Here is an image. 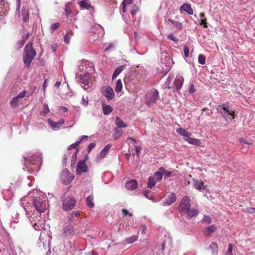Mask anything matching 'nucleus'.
Segmentation results:
<instances>
[{
  "mask_svg": "<svg viewBox=\"0 0 255 255\" xmlns=\"http://www.w3.org/2000/svg\"><path fill=\"white\" fill-rule=\"evenodd\" d=\"M167 38L170 40H173V41L175 42H177L178 41V40L177 38H176L174 35L172 34H170L167 36Z\"/></svg>",
  "mask_w": 255,
  "mask_h": 255,
  "instance_id": "nucleus-50",
  "label": "nucleus"
},
{
  "mask_svg": "<svg viewBox=\"0 0 255 255\" xmlns=\"http://www.w3.org/2000/svg\"><path fill=\"white\" fill-rule=\"evenodd\" d=\"M32 42H28L24 47L23 61L25 66L28 67L36 55V50L33 48Z\"/></svg>",
  "mask_w": 255,
  "mask_h": 255,
  "instance_id": "nucleus-1",
  "label": "nucleus"
},
{
  "mask_svg": "<svg viewBox=\"0 0 255 255\" xmlns=\"http://www.w3.org/2000/svg\"><path fill=\"white\" fill-rule=\"evenodd\" d=\"M209 249L211 250L212 254H217L218 251V246L216 243L212 242L209 246Z\"/></svg>",
  "mask_w": 255,
  "mask_h": 255,
  "instance_id": "nucleus-29",
  "label": "nucleus"
},
{
  "mask_svg": "<svg viewBox=\"0 0 255 255\" xmlns=\"http://www.w3.org/2000/svg\"><path fill=\"white\" fill-rule=\"evenodd\" d=\"M200 25H203V27L205 28H207V22L206 18H203L201 20V22L200 23Z\"/></svg>",
  "mask_w": 255,
  "mask_h": 255,
  "instance_id": "nucleus-51",
  "label": "nucleus"
},
{
  "mask_svg": "<svg viewBox=\"0 0 255 255\" xmlns=\"http://www.w3.org/2000/svg\"><path fill=\"white\" fill-rule=\"evenodd\" d=\"M176 132L184 137V140L188 143L193 145H199L200 143L199 139L193 138L191 137V133L183 128H179L176 129Z\"/></svg>",
  "mask_w": 255,
  "mask_h": 255,
  "instance_id": "nucleus-5",
  "label": "nucleus"
},
{
  "mask_svg": "<svg viewBox=\"0 0 255 255\" xmlns=\"http://www.w3.org/2000/svg\"><path fill=\"white\" fill-rule=\"evenodd\" d=\"M184 214H186L188 217L192 218L194 217L197 216L198 214V211L195 209L189 208L187 211L184 212Z\"/></svg>",
  "mask_w": 255,
  "mask_h": 255,
  "instance_id": "nucleus-17",
  "label": "nucleus"
},
{
  "mask_svg": "<svg viewBox=\"0 0 255 255\" xmlns=\"http://www.w3.org/2000/svg\"><path fill=\"white\" fill-rule=\"evenodd\" d=\"M59 110L63 112H66L68 111V109L66 107L61 106L59 107Z\"/></svg>",
  "mask_w": 255,
  "mask_h": 255,
  "instance_id": "nucleus-63",
  "label": "nucleus"
},
{
  "mask_svg": "<svg viewBox=\"0 0 255 255\" xmlns=\"http://www.w3.org/2000/svg\"><path fill=\"white\" fill-rule=\"evenodd\" d=\"M243 211L245 212H248L250 214L255 213V208L250 207L243 209Z\"/></svg>",
  "mask_w": 255,
  "mask_h": 255,
  "instance_id": "nucleus-39",
  "label": "nucleus"
},
{
  "mask_svg": "<svg viewBox=\"0 0 255 255\" xmlns=\"http://www.w3.org/2000/svg\"><path fill=\"white\" fill-rule=\"evenodd\" d=\"M75 229L73 226L69 225L63 228V234L65 236H72L74 234Z\"/></svg>",
  "mask_w": 255,
  "mask_h": 255,
  "instance_id": "nucleus-15",
  "label": "nucleus"
},
{
  "mask_svg": "<svg viewBox=\"0 0 255 255\" xmlns=\"http://www.w3.org/2000/svg\"><path fill=\"white\" fill-rule=\"evenodd\" d=\"M159 98V92L155 88L151 89L145 94V102L148 107H150L156 103Z\"/></svg>",
  "mask_w": 255,
  "mask_h": 255,
  "instance_id": "nucleus-2",
  "label": "nucleus"
},
{
  "mask_svg": "<svg viewBox=\"0 0 255 255\" xmlns=\"http://www.w3.org/2000/svg\"><path fill=\"white\" fill-rule=\"evenodd\" d=\"M115 133L113 135V137L115 140L118 139L123 133V130H119L118 128L115 129Z\"/></svg>",
  "mask_w": 255,
  "mask_h": 255,
  "instance_id": "nucleus-31",
  "label": "nucleus"
},
{
  "mask_svg": "<svg viewBox=\"0 0 255 255\" xmlns=\"http://www.w3.org/2000/svg\"><path fill=\"white\" fill-rule=\"evenodd\" d=\"M26 94V91L25 90H24L21 92L19 93L18 95L17 96H16V97H17L18 99L23 98L25 96Z\"/></svg>",
  "mask_w": 255,
  "mask_h": 255,
  "instance_id": "nucleus-48",
  "label": "nucleus"
},
{
  "mask_svg": "<svg viewBox=\"0 0 255 255\" xmlns=\"http://www.w3.org/2000/svg\"><path fill=\"white\" fill-rule=\"evenodd\" d=\"M94 196L93 195L89 196L86 199L87 205L90 208H92L94 207V203H93Z\"/></svg>",
  "mask_w": 255,
  "mask_h": 255,
  "instance_id": "nucleus-24",
  "label": "nucleus"
},
{
  "mask_svg": "<svg viewBox=\"0 0 255 255\" xmlns=\"http://www.w3.org/2000/svg\"><path fill=\"white\" fill-rule=\"evenodd\" d=\"M88 167L84 160L80 161L77 165L76 171L77 174H80L82 172H87Z\"/></svg>",
  "mask_w": 255,
  "mask_h": 255,
  "instance_id": "nucleus-10",
  "label": "nucleus"
},
{
  "mask_svg": "<svg viewBox=\"0 0 255 255\" xmlns=\"http://www.w3.org/2000/svg\"><path fill=\"white\" fill-rule=\"evenodd\" d=\"M123 88V85L122 80L121 79H119L116 83V87H115V91L117 93H120L122 91Z\"/></svg>",
  "mask_w": 255,
  "mask_h": 255,
  "instance_id": "nucleus-30",
  "label": "nucleus"
},
{
  "mask_svg": "<svg viewBox=\"0 0 255 255\" xmlns=\"http://www.w3.org/2000/svg\"><path fill=\"white\" fill-rule=\"evenodd\" d=\"M138 238V236L133 235L130 237L127 238L125 240V242L126 244H129L134 243L136 241Z\"/></svg>",
  "mask_w": 255,
  "mask_h": 255,
  "instance_id": "nucleus-26",
  "label": "nucleus"
},
{
  "mask_svg": "<svg viewBox=\"0 0 255 255\" xmlns=\"http://www.w3.org/2000/svg\"><path fill=\"white\" fill-rule=\"evenodd\" d=\"M79 142H77L76 141V142H75L74 143H73L71 145H70L68 147V150H71L72 149H76V150H77V149H78V146H79Z\"/></svg>",
  "mask_w": 255,
  "mask_h": 255,
  "instance_id": "nucleus-40",
  "label": "nucleus"
},
{
  "mask_svg": "<svg viewBox=\"0 0 255 255\" xmlns=\"http://www.w3.org/2000/svg\"><path fill=\"white\" fill-rule=\"evenodd\" d=\"M125 66L124 65H121L117 67L115 70L113 76H112V80H113L115 78H116L123 70L125 69Z\"/></svg>",
  "mask_w": 255,
  "mask_h": 255,
  "instance_id": "nucleus-22",
  "label": "nucleus"
},
{
  "mask_svg": "<svg viewBox=\"0 0 255 255\" xmlns=\"http://www.w3.org/2000/svg\"><path fill=\"white\" fill-rule=\"evenodd\" d=\"M70 40V36L69 35V33H67L65 35L64 41L65 42V43L66 44H69Z\"/></svg>",
  "mask_w": 255,
  "mask_h": 255,
  "instance_id": "nucleus-52",
  "label": "nucleus"
},
{
  "mask_svg": "<svg viewBox=\"0 0 255 255\" xmlns=\"http://www.w3.org/2000/svg\"><path fill=\"white\" fill-rule=\"evenodd\" d=\"M135 148L136 153L137 155L138 156L139 153L141 149V148L140 146H136L135 147Z\"/></svg>",
  "mask_w": 255,
  "mask_h": 255,
  "instance_id": "nucleus-62",
  "label": "nucleus"
},
{
  "mask_svg": "<svg viewBox=\"0 0 255 255\" xmlns=\"http://www.w3.org/2000/svg\"><path fill=\"white\" fill-rule=\"evenodd\" d=\"M138 10L139 8L137 6L134 5L130 10V13L132 16L135 15Z\"/></svg>",
  "mask_w": 255,
  "mask_h": 255,
  "instance_id": "nucleus-42",
  "label": "nucleus"
},
{
  "mask_svg": "<svg viewBox=\"0 0 255 255\" xmlns=\"http://www.w3.org/2000/svg\"><path fill=\"white\" fill-rule=\"evenodd\" d=\"M193 186L194 187L198 190H203L205 189V187L203 186V182L200 180H197L193 179Z\"/></svg>",
  "mask_w": 255,
  "mask_h": 255,
  "instance_id": "nucleus-16",
  "label": "nucleus"
},
{
  "mask_svg": "<svg viewBox=\"0 0 255 255\" xmlns=\"http://www.w3.org/2000/svg\"><path fill=\"white\" fill-rule=\"evenodd\" d=\"M31 35V34L30 33V32H27L25 35H22L21 36V40L25 42V41L29 38Z\"/></svg>",
  "mask_w": 255,
  "mask_h": 255,
  "instance_id": "nucleus-43",
  "label": "nucleus"
},
{
  "mask_svg": "<svg viewBox=\"0 0 255 255\" xmlns=\"http://www.w3.org/2000/svg\"><path fill=\"white\" fill-rule=\"evenodd\" d=\"M163 173L162 172V171H157L155 172L154 175V179L156 180V181H159L161 180L162 176H163Z\"/></svg>",
  "mask_w": 255,
  "mask_h": 255,
  "instance_id": "nucleus-33",
  "label": "nucleus"
},
{
  "mask_svg": "<svg viewBox=\"0 0 255 255\" xmlns=\"http://www.w3.org/2000/svg\"><path fill=\"white\" fill-rule=\"evenodd\" d=\"M183 51L185 57H188L189 56V49L187 46L185 45L184 46Z\"/></svg>",
  "mask_w": 255,
  "mask_h": 255,
  "instance_id": "nucleus-45",
  "label": "nucleus"
},
{
  "mask_svg": "<svg viewBox=\"0 0 255 255\" xmlns=\"http://www.w3.org/2000/svg\"><path fill=\"white\" fill-rule=\"evenodd\" d=\"M60 26V23H55L51 25L50 27V30H51V32H53V31H54L55 29H56L57 28H58Z\"/></svg>",
  "mask_w": 255,
  "mask_h": 255,
  "instance_id": "nucleus-44",
  "label": "nucleus"
},
{
  "mask_svg": "<svg viewBox=\"0 0 255 255\" xmlns=\"http://www.w3.org/2000/svg\"><path fill=\"white\" fill-rule=\"evenodd\" d=\"M24 43H25V42L21 40L17 41V42L16 43V46H17V48L20 49V48H22L23 46Z\"/></svg>",
  "mask_w": 255,
  "mask_h": 255,
  "instance_id": "nucleus-47",
  "label": "nucleus"
},
{
  "mask_svg": "<svg viewBox=\"0 0 255 255\" xmlns=\"http://www.w3.org/2000/svg\"><path fill=\"white\" fill-rule=\"evenodd\" d=\"M180 10H183L186 11L189 14L191 15L193 14V10L190 5L188 4H184L182 5L180 7Z\"/></svg>",
  "mask_w": 255,
  "mask_h": 255,
  "instance_id": "nucleus-19",
  "label": "nucleus"
},
{
  "mask_svg": "<svg viewBox=\"0 0 255 255\" xmlns=\"http://www.w3.org/2000/svg\"><path fill=\"white\" fill-rule=\"evenodd\" d=\"M206 58L203 54H200L198 56V62L202 65L205 64Z\"/></svg>",
  "mask_w": 255,
  "mask_h": 255,
  "instance_id": "nucleus-35",
  "label": "nucleus"
},
{
  "mask_svg": "<svg viewBox=\"0 0 255 255\" xmlns=\"http://www.w3.org/2000/svg\"><path fill=\"white\" fill-rule=\"evenodd\" d=\"M64 122L65 121L63 119H60L58 122H54L50 119L48 120V123L49 126L54 129H59Z\"/></svg>",
  "mask_w": 255,
  "mask_h": 255,
  "instance_id": "nucleus-12",
  "label": "nucleus"
},
{
  "mask_svg": "<svg viewBox=\"0 0 255 255\" xmlns=\"http://www.w3.org/2000/svg\"><path fill=\"white\" fill-rule=\"evenodd\" d=\"M65 10V12H66V15L68 17V15L71 13V11L69 9V6L67 5H66Z\"/></svg>",
  "mask_w": 255,
  "mask_h": 255,
  "instance_id": "nucleus-60",
  "label": "nucleus"
},
{
  "mask_svg": "<svg viewBox=\"0 0 255 255\" xmlns=\"http://www.w3.org/2000/svg\"><path fill=\"white\" fill-rule=\"evenodd\" d=\"M173 79V76H169L166 81V85L167 86V88L168 89H172L173 88L172 86H171L170 85V83L171 82Z\"/></svg>",
  "mask_w": 255,
  "mask_h": 255,
  "instance_id": "nucleus-38",
  "label": "nucleus"
},
{
  "mask_svg": "<svg viewBox=\"0 0 255 255\" xmlns=\"http://www.w3.org/2000/svg\"><path fill=\"white\" fill-rule=\"evenodd\" d=\"M102 93L109 101L112 100L115 96L114 91L110 86L103 87L102 88Z\"/></svg>",
  "mask_w": 255,
  "mask_h": 255,
  "instance_id": "nucleus-8",
  "label": "nucleus"
},
{
  "mask_svg": "<svg viewBox=\"0 0 255 255\" xmlns=\"http://www.w3.org/2000/svg\"><path fill=\"white\" fill-rule=\"evenodd\" d=\"M212 218L208 215H204L203 219H202V222L206 223L209 225L211 223Z\"/></svg>",
  "mask_w": 255,
  "mask_h": 255,
  "instance_id": "nucleus-34",
  "label": "nucleus"
},
{
  "mask_svg": "<svg viewBox=\"0 0 255 255\" xmlns=\"http://www.w3.org/2000/svg\"><path fill=\"white\" fill-rule=\"evenodd\" d=\"M63 208L65 211L73 209L76 205V200L73 197H67L62 201Z\"/></svg>",
  "mask_w": 255,
  "mask_h": 255,
  "instance_id": "nucleus-6",
  "label": "nucleus"
},
{
  "mask_svg": "<svg viewBox=\"0 0 255 255\" xmlns=\"http://www.w3.org/2000/svg\"><path fill=\"white\" fill-rule=\"evenodd\" d=\"M184 78L181 76H176L174 82L173 88H175L176 91L179 92L184 83Z\"/></svg>",
  "mask_w": 255,
  "mask_h": 255,
  "instance_id": "nucleus-9",
  "label": "nucleus"
},
{
  "mask_svg": "<svg viewBox=\"0 0 255 255\" xmlns=\"http://www.w3.org/2000/svg\"><path fill=\"white\" fill-rule=\"evenodd\" d=\"M132 0H124V1L122 2V4L126 5H129L132 3Z\"/></svg>",
  "mask_w": 255,
  "mask_h": 255,
  "instance_id": "nucleus-58",
  "label": "nucleus"
},
{
  "mask_svg": "<svg viewBox=\"0 0 255 255\" xmlns=\"http://www.w3.org/2000/svg\"><path fill=\"white\" fill-rule=\"evenodd\" d=\"M168 21L174 24L177 29L181 30L183 29L182 23L179 21L174 20L172 19H168Z\"/></svg>",
  "mask_w": 255,
  "mask_h": 255,
  "instance_id": "nucleus-23",
  "label": "nucleus"
},
{
  "mask_svg": "<svg viewBox=\"0 0 255 255\" xmlns=\"http://www.w3.org/2000/svg\"><path fill=\"white\" fill-rule=\"evenodd\" d=\"M195 91H196V89H195L194 85L192 84L190 86V88L189 89V92L190 93H193L194 92H195Z\"/></svg>",
  "mask_w": 255,
  "mask_h": 255,
  "instance_id": "nucleus-57",
  "label": "nucleus"
},
{
  "mask_svg": "<svg viewBox=\"0 0 255 255\" xmlns=\"http://www.w3.org/2000/svg\"><path fill=\"white\" fill-rule=\"evenodd\" d=\"M190 199L187 196H184L180 203V210L182 213H184L191 207Z\"/></svg>",
  "mask_w": 255,
  "mask_h": 255,
  "instance_id": "nucleus-7",
  "label": "nucleus"
},
{
  "mask_svg": "<svg viewBox=\"0 0 255 255\" xmlns=\"http://www.w3.org/2000/svg\"><path fill=\"white\" fill-rule=\"evenodd\" d=\"M18 99H18L16 97L12 98V99L10 101V104L12 107H15L17 106L18 103Z\"/></svg>",
  "mask_w": 255,
  "mask_h": 255,
  "instance_id": "nucleus-37",
  "label": "nucleus"
},
{
  "mask_svg": "<svg viewBox=\"0 0 255 255\" xmlns=\"http://www.w3.org/2000/svg\"><path fill=\"white\" fill-rule=\"evenodd\" d=\"M217 110L219 113L222 114L223 117L225 119L229 118V116L232 117L231 119H234L235 117V112L230 110V103L229 102L219 105L217 108Z\"/></svg>",
  "mask_w": 255,
  "mask_h": 255,
  "instance_id": "nucleus-4",
  "label": "nucleus"
},
{
  "mask_svg": "<svg viewBox=\"0 0 255 255\" xmlns=\"http://www.w3.org/2000/svg\"><path fill=\"white\" fill-rule=\"evenodd\" d=\"M73 179H74V176L70 175L69 177V178H68L67 181L63 180V183L64 184H67L69 183Z\"/></svg>",
  "mask_w": 255,
  "mask_h": 255,
  "instance_id": "nucleus-54",
  "label": "nucleus"
},
{
  "mask_svg": "<svg viewBox=\"0 0 255 255\" xmlns=\"http://www.w3.org/2000/svg\"><path fill=\"white\" fill-rule=\"evenodd\" d=\"M80 212L79 211L73 212L71 213V216L74 217H78L80 215Z\"/></svg>",
  "mask_w": 255,
  "mask_h": 255,
  "instance_id": "nucleus-59",
  "label": "nucleus"
},
{
  "mask_svg": "<svg viewBox=\"0 0 255 255\" xmlns=\"http://www.w3.org/2000/svg\"><path fill=\"white\" fill-rule=\"evenodd\" d=\"M111 145L107 144L101 151L100 153V157L101 158H104L107 155L108 151L110 150Z\"/></svg>",
  "mask_w": 255,
  "mask_h": 255,
  "instance_id": "nucleus-25",
  "label": "nucleus"
},
{
  "mask_svg": "<svg viewBox=\"0 0 255 255\" xmlns=\"http://www.w3.org/2000/svg\"><path fill=\"white\" fill-rule=\"evenodd\" d=\"M47 202L44 195H41L35 197L33 201V204L36 210L39 213H43L47 209Z\"/></svg>",
  "mask_w": 255,
  "mask_h": 255,
  "instance_id": "nucleus-3",
  "label": "nucleus"
},
{
  "mask_svg": "<svg viewBox=\"0 0 255 255\" xmlns=\"http://www.w3.org/2000/svg\"><path fill=\"white\" fill-rule=\"evenodd\" d=\"M79 152V149H77V150L75 151L73 154L71 158V165L75 164L77 160V153Z\"/></svg>",
  "mask_w": 255,
  "mask_h": 255,
  "instance_id": "nucleus-36",
  "label": "nucleus"
},
{
  "mask_svg": "<svg viewBox=\"0 0 255 255\" xmlns=\"http://www.w3.org/2000/svg\"><path fill=\"white\" fill-rule=\"evenodd\" d=\"M144 196L148 198V199H151L152 198V194L151 191L145 190L144 191Z\"/></svg>",
  "mask_w": 255,
  "mask_h": 255,
  "instance_id": "nucleus-46",
  "label": "nucleus"
},
{
  "mask_svg": "<svg viewBox=\"0 0 255 255\" xmlns=\"http://www.w3.org/2000/svg\"><path fill=\"white\" fill-rule=\"evenodd\" d=\"M22 19L24 22H27L29 18V13L28 10L23 9L21 11Z\"/></svg>",
  "mask_w": 255,
  "mask_h": 255,
  "instance_id": "nucleus-21",
  "label": "nucleus"
},
{
  "mask_svg": "<svg viewBox=\"0 0 255 255\" xmlns=\"http://www.w3.org/2000/svg\"><path fill=\"white\" fill-rule=\"evenodd\" d=\"M156 184V180L152 176H150L148 178V183H147V187L148 188H151L153 187Z\"/></svg>",
  "mask_w": 255,
  "mask_h": 255,
  "instance_id": "nucleus-32",
  "label": "nucleus"
},
{
  "mask_svg": "<svg viewBox=\"0 0 255 255\" xmlns=\"http://www.w3.org/2000/svg\"><path fill=\"white\" fill-rule=\"evenodd\" d=\"M95 146L96 144L95 143H91L88 146V152H90Z\"/></svg>",
  "mask_w": 255,
  "mask_h": 255,
  "instance_id": "nucleus-55",
  "label": "nucleus"
},
{
  "mask_svg": "<svg viewBox=\"0 0 255 255\" xmlns=\"http://www.w3.org/2000/svg\"><path fill=\"white\" fill-rule=\"evenodd\" d=\"M232 249H233V245L232 244H229V248L227 251V254L229 255H232Z\"/></svg>",
  "mask_w": 255,
  "mask_h": 255,
  "instance_id": "nucleus-53",
  "label": "nucleus"
},
{
  "mask_svg": "<svg viewBox=\"0 0 255 255\" xmlns=\"http://www.w3.org/2000/svg\"><path fill=\"white\" fill-rule=\"evenodd\" d=\"M159 170L164 172V177L168 178L171 175V172L165 171L163 167H160Z\"/></svg>",
  "mask_w": 255,
  "mask_h": 255,
  "instance_id": "nucleus-41",
  "label": "nucleus"
},
{
  "mask_svg": "<svg viewBox=\"0 0 255 255\" xmlns=\"http://www.w3.org/2000/svg\"><path fill=\"white\" fill-rule=\"evenodd\" d=\"M176 200V196L174 193H170L167 196L164 204L166 205H170L173 203Z\"/></svg>",
  "mask_w": 255,
  "mask_h": 255,
  "instance_id": "nucleus-14",
  "label": "nucleus"
},
{
  "mask_svg": "<svg viewBox=\"0 0 255 255\" xmlns=\"http://www.w3.org/2000/svg\"><path fill=\"white\" fill-rule=\"evenodd\" d=\"M41 161V158L38 156L32 155L30 157L29 160V162L32 164H36L40 162Z\"/></svg>",
  "mask_w": 255,
  "mask_h": 255,
  "instance_id": "nucleus-27",
  "label": "nucleus"
},
{
  "mask_svg": "<svg viewBox=\"0 0 255 255\" xmlns=\"http://www.w3.org/2000/svg\"><path fill=\"white\" fill-rule=\"evenodd\" d=\"M53 52H55L57 48V45L56 43L52 44L50 46Z\"/></svg>",
  "mask_w": 255,
  "mask_h": 255,
  "instance_id": "nucleus-61",
  "label": "nucleus"
},
{
  "mask_svg": "<svg viewBox=\"0 0 255 255\" xmlns=\"http://www.w3.org/2000/svg\"><path fill=\"white\" fill-rule=\"evenodd\" d=\"M103 111L104 114L107 115L112 112L113 109L110 105H103Z\"/></svg>",
  "mask_w": 255,
  "mask_h": 255,
  "instance_id": "nucleus-28",
  "label": "nucleus"
},
{
  "mask_svg": "<svg viewBox=\"0 0 255 255\" xmlns=\"http://www.w3.org/2000/svg\"><path fill=\"white\" fill-rule=\"evenodd\" d=\"M78 5L82 9H86L94 11V7L92 6L88 0H82L78 2Z\"/></svg>",
  "mask_w": 255,
  "mask_h": 255,
  "instance_id": "nucleus-11",
  "label": "nucleus"
},
{
  "mask_svg": "<svg viewBox=\"0 0 255 255\" xmlns=\"http://www.w3.org/2000/svg\"><path fill=\"white\" fill-rule=\"evenodd\" d=\"M122 211L125 216L129 215L130 217H131L133 215L132 213H129L128 210L125 209H122Z\"/></svg>",
  "mask_w": 255,
  "mask_h": 255,
  "instance_id": "nucleus-56",
  "label": "nucleus"
},
{
  "mask_svg": "<svg viewBox=\"0 0 255 255\" xmlns=\"http://www.w3.org/2000/svg\"><path fill=\"white\" fill-rule=\"evenodd\" d=\"M82 104L83 105L86 106L88 104V98L87 96H83L82 98Z\"/></svg>",
  "mask_w": 255,
  "mask_h": 255,
  "instance_id": "nucleus-49",
  "label": "nucleus"
},
{
  "mask_svg": "<svg viewBox=\"0 0 255 255\" xmlns=\"http://www.w3.org/2000/svg\"><path fill=\"white\" fill-rule=\"evenodd\" d=\"M88 138V136L87 135H83L80 137V139L79 141H77V142H79V144L81 143L82 141H83L84 139H87Z\"/></svg>",
  "mask_w": 255,
  "mask_h": 255,
  "instance_id": "nucleus-64",
  "label": "nucleus"
},
{
  "mask_svg": "<svg viewBox=\"0 0 255 255\" xmlns=\"http://www.w3.org/2000/svg\"><path fill=\"white\" fill-rule=\"evenodd\" d=\"M217 231V228L215 225H211L205 228L203 233L205 236H210Z\"/></svg>",
  "mask_w": 255,
  "mask_h": 255,
  "instance_id": "nucleus-13",
  "label": "nucleus"
},
{
  "mask_svg": "<svg viewBox=\"0 0 255 255\" xmlns=\"http://www.w3.org/2000/svg\"><path fill=\"white\" fill-rule=\"evenodd\" d=\"M137 182L134 180H131L127 182L126 187L128 190H133L137 187Z\"/></svg>",
  "mask_w": 255,
  "mask_h": 255,
  "instance_id": "nucleus-18",
  "label": "nucleus"
},
{
  "mask_svg": "<svg viewBox=\"0 0 255 255\" xmlns=\"http://www.w3.org/2000/svg\"><path fill=\"white\" fill-rule=\"evenodd\" d=\"M115 124L119 128H126L127 127V125L118 117H117L116 118Z\"/></svg>",
  "mask_w": 255,
  "mask_h": 255,
  "instance_id": "nucleus-20",
  "label": "nucleus"
}]
</instances>
